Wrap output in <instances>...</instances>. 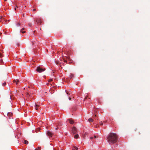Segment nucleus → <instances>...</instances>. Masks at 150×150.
Instances as JSON below:
<instances>
[{
  "mask_svg": "<svg viewBox=\"0 0 150 150\" xmlns=\"http://www.w3.org/2000/svg\"><path fill=\"white\" fill-rule=\"evenodd\" d=\"M96 115H95V117H93L94 119H96V117H96Z\"/></svg>",
  "mask_w": 150,
  "mask_h": 150,
  "instance_id": "nucleus-30",
  "label": "nucleus"
},
{
  "mask_svg": "<svg viewBox=\"0 0 150 150\" xmlns=\"http://www.w3.org/2000/svg\"><path fill=\"white\" fill-rule=\"evenodd\" d=\"M93 137H90V139H93Z\"/></svg>",
  "mask_w": 150,
  "mask_h": 150,
  "instance_id": "nucleus-28",
  "label": "nucleus"
},
{
  "mask_svg": "<svg viewBox=\"0 0 150 150\" xmlns=\"http://www.w3.org/2000/svg\"><path fill=\"white\" fill-rule=\"evenodd\" d=\"M59 129V128H58V127H57V128H55V129H56V130H57V129Z\"/></svg>",
  "mask_w": 150,
  "mask_h": 150,
  "instance_id": "nucleus-32",
  "label": "nucleus"
},
{
  "mask_svg": "<svg viewBox=\"0 0 150 150\" xmlns=\"http://www.w3.org/2000/svg\"><path fill=\"white\" fill-rule=\"evenodd\" d=\"M60 150H63V149H60Z\"/></svg>",
  "mask_w": 150,
  "mask_h": 150,
  "instance_id": "nucleus-41",
  "label": "nucleus"
},
{
  "mask_svg": "<svg viewBox=\"0 0 150 150\" xmlns=\"http://www.w3.org/2000/svg\"><path fill=\"white\" fill-rule=\"evenodd\" d=\"M74 77V75L72 74H71L70 75V77L72 78L73 77Z\"/></svg>",
  "mask_w": 150,
  "mask_h": 150,
  "instance_id": "nucleus-19",
  "label": "nucleus"
},
{
  "mask_svg": "<svg viewBox=\"0 0 150 150\" xmlns=\"http://www.w3.org/2000/svg\"><path fill=\"white\" fill-rule=\"evenodd\" d=\"M6 85V83L5 82L3 84V85L4 86H5V85Z\"/></svg>",
  "mask_w": 150,
  "mask_h": 150,
  "instance_id": "nucleus-27",
  "label": "nucleus"
},
{
  "mask_svg": "<svg viewBox=\"0 0 150 150\" xmlns=\"http://www.w3.org/2000/svg\"><path fill=\"white\" fill-rule=\"evenodd\" d=\"M100 125H103V123L102 122H100Z\"/></svg>",
  "mask_w": 150,
  "mask_h": 150,
  "instance_id": "nucleus-25",
  "label": "nucleus"
},
{
  "mask_svg": "<svg viewBox=\"0 0 150 150\" xmlns=\"http://www.w3.org/2000/svg\"><path fill=\"white\" fill-rule=\"evenodd\" d=\"M63 61L65 62H67V61L64 59V58H63Z\"/></svg>",
  "mask_w": 150,
  "mask_h": 150,
  "instance_id": "nucleus-22",
  "label": "nucleus"
},
{
  "mask_svg": "<svg viewBox=\"0 0 150 150\" xmlns=\"http://www.w3.org/2000/svg\"><path fill=\"white\" fill-rule=\"evenodd\" d=\"M6 99L7 100H8L9 101L12 99V95H11V93H10L9 95H8L6 97Z\"/></svg>",
  "mask_w": 150,
  "mask_h": 150,
  "instance_id": "nucleus-3",
  "label": "nucleus"
},
{
  "mask_svg": "<svg viewBox=\"0 0 150 150\" xmlns=\"http://www.w3.org/2000/svg\"><path fill=\"white\" fill-rule=\"evenodd\" d=\"M67 58H68V59H69V58L68 57H67Z\"/></svg>",
  "mask_w": 150,
  "mask_h": 150,
  "instance_id": "nucleus-37",
  "label": "nucleus"
},
{
  "mask_svg": "<svg viewBox=\"0 0 150 150\" xmlns=\"http://www.w3.org/2000/svg\"><path fill=\"white\" fill-rule=\"evenodd\" d=\"M79 137V135L78 134L76 135L74 137V138L75 139H78Z\"/></svg>",
  "mask_w": 150,
  "mask_h": 150,
  "instance_id": "nucleus-15",
  "label": "nucleus"
},
{
  "mask_svg": "<svg viewBox=\"0 0 150 150\" xmlns=\"http://www.w3.org/2000/svg\"><path fill=\"white\" fill-rule=\"evenodd\" d=\"M47 134L49 138L52 137L53 135V133L50 131H47Z\"/></svg>",
  "mask_w": 150,
  "mask_h": 150,
  "instance_id": "nucleus-6",
  "label": "nucleus"
},
{
  "mask_svg": "<svg viewBox=\"0 0 150 150\" xmlns=\"http://www.w3.org/2000/svg\"><path fill=\"white\" fill-rule=\"evenodd\" d=\"M2 57V55L1 53L0 52V57Z\"/></svg>",
  "mask_w": 150,
  "mask_h": 150,
  "instance_id": "nucleus-24",
  "label": "nucleus"
},
{
  "mask_svg": "<svg viewBox=\"0 0 150 150\" xmlns=\"http://www.w3.org/2000/svg\"><path fill=\"white\" fill-rule=\"evenodd\" d=\"M13 82H16V83L17 85L18 84V83L19 82V81L18 79L14 80L13 81Z\"/></svg>",
  "mask_w": 150,
  "mask_h": 150,
  "instance_id": "nucleus-8",
  "label": "nucleus"
},
{
  "mask_svg": "<svg viewBox=\"0 0 150 150\" xmlns=\"http://www.w3.org/2000/svg\"><path fill=\"white\" fill-rule=\"evenodd\" d=\"M72 131L73 134H75L77 132L76 128L74 127L72 128Z\"/></svg>",
  "mask_w": 150,
  "mask_h": 150,
  "instance_id": "nucleus-5",
  "label": "nucleus"
},
{
  "mask_svg": "<svg viewBox=\"0 0 150 150\" xmlns=\"http://www.w3.org/2000/svg\"><path fill=\"white\" fill-rule=\"evenodd\" d=\"M41 148V147H38V148L37 149H35V150H40Z\"/></svg>",
  "mask_w": 150,
  "mask_h": 150,
  "instance_id": "nucleus-20",
  "label": "nucleus"
},
{
  "mask_svg": "<svg viewBox=\"0 0 150 150\" xmlns=\"http://www.w3.org/2000/svg\"><path fill=\"white\" fill-rule=\"evenodd\" d=\"M36 10V9H33V11H35Z\"/></svg>",
  "mask_w": 150,
  "mask_h": 150,
  "instance_id": "nucleus-31",
  "label": "nucleus"
},
{
  "mask_svg": "<svg viewBox=\"0 0 150 150\" xmlns=\"http://www.w3.org/2000/svg\"><path fill=\"white\" fill-rule=\"evenodd\" d=\"M2 62H3V61H2V60L1 59L0 60V62L2 63Z\"/></svg>",
  "mask_w": 150,
  "mask_h": 150,
  "instance_id": "nucleus-29",
  "label": "nucleus"
},
{
  "mask_svg": "<svg viewBox=\"0 0 150 150\" xmlns=\"http://www.w3.org/2000/svg\"><path fill=\"white\" fill-rule=\"evenodd\" d=\"M25 28H23L21 30V31H20V32L22 33H25V32L24 31H23V30H25Z\"/></svg>",
  "mask_w": 150,
  "mask_h": 150,
  "instance_id": "nucleus-10",
  "label": "nucleus"
},
{
  "mask_svg": "<svg viewBox=\"0 0 150 150\" xmlns=\"http://www.w3.org/2000/svg\"><path fill=\"white\" fill-rule=\"evenodd\" d=\"M73 150H78V148L77 147L75 146H74L73 148L72 149Z\"/></svg>",
  "mask_w": 150,
  "mask_h": 150,
  "instance_id": "nucleus-13",
  "label": "nucleus"
},
{
  "mask_svg": "<svg viewBox=\"0 0 150 150\" xmlns=\"http://www.w3.org/2000/svg\"><path fill=\"white\" fill-rule=\"evenodd\" d=\"M94 138H96V136H95V135L94 136Z\"/></svg>",
  "mask_w": 150,
  "mask_h": 150,
  "instance_id": "nucleus-34",
  "label": "nucleus"
},
{
  "mask_svg": "<svg viewBox=\"0 0 150 150\" xmlns=\"http://www.w3.org/2000/svg\"><path fill=\"white\" fill-rule=\"evenodd\" d=\"M35 106L36 110H37L38 109V107L39 106L37 105L36 103H35Z\"/></svg>",
  "mask_w": 150,
  "mask_h": 150,
  "instance_id": "nucleus-11",
  "label": "nucleus"
},
{
  "mask_svg": "<svg viewBox=\"0 0 150 150\" xmlns=\"http://www.w3.org/2000/svg\"><path fill=\"white\" fill-rule=\"evenodd\" d=\"M106 122L105 121H103V122H105V123Z\"/></svg>",
  "mask_w": 150,
  "mask_h": 150,
  "instance_id": "nucleus-36",
  "label": "nucleus"
},
{
  "mask_svg": "<svg viewBox=\"0 0 150 150\" xmlns=\"http://www.w3.org/2000/svg\"><path fill=\"white\" fill-rule=\"evenodd\" d=\"M15 10H16V8H15Z\"/></svg>",
  "mask_w": 150,
  "mask_h": 150,
  "instance_id": "nucleus-38",
  "label": "nucleus"
},
{
  "mask_svg": "<svg viewBox=\"0 0 150 150\" xmlns=\"http://www.w3.org/2000/svg\"><path fill=\"white\" fill-rule=\"evenodd\" d=\"M88 96H87V97H86L84 99V100L85 101L87 98V97H88Z\"/></svg>",
  "mask_w": 150,
  "mask_h": 150,
  "instance_id": "nucleus-26",
  "label": "nucleus"
},
{
  "mask_svg": "<svg viewBox=\"0 0 150 150\" xmlns=\"http://www.w3.org/2000/svg\"><path fill=\"white\" fill-rule=\"evenodd\" d=\"M69 122L71 124H72L74 123V121L71 119H69Z\"/></svg>",
  "mask_w": 150,
  "mask_h": 150,
  "instance_id": "nucleus-12",
  "label": "nucleus"
},
{
  "mask_svg": "<svg viewBox=\"0 0 150 150\" xmlns=\"http://www.w3.org/2000/svg\"><path fill=\"white\" fill-rule=\"evenodd\" d=\"M23 17H24V14H23Z\"/></svg>",
  "mask_w": 150,
  "mask_h": 150,
  "instance_id": "nucleus-33",
  "label": "nucleus"
},
{
  "mask_svg": "<svg viewBox=\"0 0 150 150\" xmlns=\"http://www.w3.org/2000/svg\"><path fill=\"white\" fill-rule=\"evenodd\" d=\"M36 22L38 24L40 25L42 23V21L40 18H37L36 20Z\"/></svg>",
  "mask_w": 150,
  "mask_h": 150,
  "instance_id": "nucleus-4",
  "label": "nucleus"
},
{
  "mask_svg": "<svg viewBox=\"0 0 150 150\" xmlns=\"http://www.w3.org/2000/svg\"><path fill=\"white\" fill-rule=\"evenodd\" d=\"M56 125L57 126H58L59 125H61V124L60 123H59V122H58V123H56Z\"/></svg>",
  "mask_w": 150,
  "mask_h": 150,
  "instance_id": "nucleus-17",
  "label": "nucleus"
},
{
  "mask_svg": "<svg viewBox=\"0 0 150 150\" xmlns=\"http://www.w3.org/2000/svg\"><path fill=\"white\" fill-rule=\"evenodd\" d=\"M36 70L39 73H41L45 71V69H42L40 67H37Z\"/></svg>",
  "mask_w": 150,
  "mask_h": 150,
  "instance_id": "nucleus-2",
  "label": "nucleus"
},
{
  "mask_svg": "<svg viewBox=\"0 0 150 150\" xmlns=\"http://www.w3.org/2000/svg\"><path fill=\"white\" fill-rule=\"evenodd\" d=\"M5 1H6L7 0H4Z\"/></svg>",
  "mask_w": 150,
  "mask_h": 150,
  "instance_id": "nucleus-40",
  "label": "nucleus"
},
{
  "mask_svg": "<svg viewBox=\"0 0 150 150\" xmlns=\"http://www.w3.org/2000/svg\"><path fill=\"white\" fill-rule=\"evenodd\" d=\"M32 44H34V43L33 42H32Z\"/></svg>",
  "mask_w": 150,
  "mask_h": 150,
  "instance_id": "nucleus-39",
  "label": "nucleus"
},
{
  "mask_svg": "<svg viewBox=\"0 0 150 150\" xmlns=\"http://www.w3.org/2000/svg\"><path fill=\"white\" fill-rule=\"evenodd\" d=\"M108 142L110 144L115 143L117 140V136L115 133H110L107 137Z\"/></svg>",
  "mask_w": 150,
  "mask_h": 150,
  "instance_id": "nucleus-1",
  "label": "nucleus"
},
{
  "mask_svg": "<svg viewBox=\"0 0 150 150\" xmlns=\"http://www.w3.org/2000/svg\"><path fill=\"white\" fill-rule=\"evenodd\" d=\"M88 121L89 122H93V120L91 118H90L88 119Z\"/></svg>",
  "mask_w": 150,
  "mask_h": 150,
  "instance_id": "nucleus-14",
  "label": "nucleus"
},
{
  "mask_svg": "<svg viewBox=\"0 0 150 150\" xmlns=\"http://www.w3.org/2000/svg\"><path fill=\"white\" fill-rule=\"evenodd\" d=\"M13 115L12 113L11 112H8L7 113V115L8 116H11Z\"/></svg>",
  "mask_w": 150,
  "mask_h": 150,
  "instance_id": "nucleus-9",
  "label": "nucleus"
},
{
  "mask_svg": "<svg viewBox=\"0 0 150 150\" xmlns=\"http://www.w3.org/2000/svg\"><path fill=\"white\" fill-rule=\"evenodd\" d=\"M2 18V17H0V19H1Z\"/></svg>",
  "mask_w": 150,
  "mask_h": 150,
  "instance_id": "nucleus-35",
  "label": "nucleus"
},
{
  "mask_svg": "<svg viewBox=\"0 0 150 150\" xmlns=\"http://www.w3.org/2000/svg\"><path fill=\"white\" fill-rule=\"evenodd\" d=\"M21 23H17L16 25L17 26H19L20 25Z\"/></svg>",
  "mask_w": 150,
  "mask_h": 150,
  "instance_id": "nucleus-18",
  "label": "nucleus"
},
{
  "mask_svg": "<svg viewBox=\"0 0 150 150\" xmlns=\"http://www.w3.org/2000/svg\"><path fill=\"white\" fill-rule=\"evenodd\" d=\"M66 92L67 93V96H68L67 97H68L69 98V100H71V98L69 96V95H70V93L69 92H68L66 91Z\"/></svg>",
  "mask_w": 150,
  "mask_h": 150,
  "instance_id": "nucleus-7",
  "label": "nucleus"
},
{
  "mask_svg": "<svg viewBox=\"0 0 150 150\" xmlns=\"http://www.w3.org/2000/svg\"><path fill=\"white\" fill-rule=\"evenodd\" d=\"M24 143L25 144H28V141L26 140H24Z\"/></svg>",
  "mask_w": 150,
  "mask_h": 150,
  "instance_id": "nucleus-16",
  "label": "nucleus"
},
{
  "mask_svg": "<svg viewBox=\"0 0 150 150\" xmlns=\"http://www.w3.org/2000/svg\"><path fill=\"white\" fill-rule=\"evenodd\" d=\"M28 25L29 26L31 27L32 25V24L31 23H29Z\"/></svg>",
  "mask_w": 150,
  "mask_h": 150,
  "instance_id": "nucleus-23",
  "label": "nucleus"
},
{
  "mask_svg": "<svg viewBox=\"0 0 150 150\" xmlns=\"http://www.w3.org/2000/svg\"><path fill=\"white\" fill-rule=\"evenodd\" d=\"M52 81V79H50L48 81H49V82H50Z\"/></svg>",
  "mask_w": 150,
  "mask_h": 150,
  "instance_id": "nucleus-21",
  "label": "nucleus"
}]
</instances>
